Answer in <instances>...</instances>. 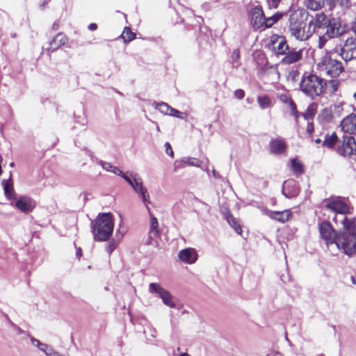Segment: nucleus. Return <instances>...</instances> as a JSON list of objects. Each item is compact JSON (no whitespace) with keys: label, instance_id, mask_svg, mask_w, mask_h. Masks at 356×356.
Listing matches in <instances>:
<instances>
[{"label":"nucleus","instance_id":"nucleus-53","mask_svg":"<svg viewBox=\"0 0 356 356\" xmlns=\"http://www.w3.org/2000/svg\"><path fill=\"white\" fill-rule=\"evenodd\" d=\"M47 356H63L60 355L58 353L54 351L51 348L46 354Z\"/></svg>","mask_w":356,"mask_h":356},{"label":"nucleus","instance_id":"nucleus-10","mask_svg":"<svg viewBox=\"0 0 356 356\" xmlns=\"http://www.w3.org/2000/svg\"><path fill=\"white\" fill-rule=\"evenodd\" d=\"M149 292L150 293L157 294L165 305L170 308L176 307L174 297L168 290L163 288L159 283H150L149 285Z\"/></svg>","mask_w":356,"mask_h":356},{"label":"nucleus","instance_id":"nucleus-38","mask_svg":"<svg viewBox=\"0 0 356 356\" xmlns=\"http://www.w3.org/2000/svg\"><path fill=\"white\" fill-rule=\"evenodd\" d=\"M182 162L184 163H187L189 165L192 166H200L201 164V161L195 158H190V157H185L182 159Z\"/></svg>","mask_w":356,"mask_h":356},{"label":"nucleus","instance_id":"nucleus-7","mask_svg":"<svg viewBox=\"0 0 356 356\" xmlns=\"http://www.w3.org/2000/svg\"><path fill=\"white\" fill-rule=\"evenodd\" d=\"M339 55L346 62L356 59V38L350 36L343 38L339 44Z\"/></svg>","mask_w":356,"mask_h":356},{"label":"nucleus","instance_id":"nucleus-54","mask_svg":"<svg viewBox=\"0 0 356 356\" xmlns=\"http://www.w3.org/2000/svg\"><path fill=\"white\" fill-rule=\"evenodd\" d=\"M307 131L311 134L314 131V124L312 122H308L307 126Z\"/></svg>","mask_w":356,"mask_h":356},{"label":"nucleus","instance_id":"nucleus-35","mask_svg":"<svg viewBox=\"0 0 356 356\" xmlns=\"http://www.w3.org/2000/svg\"><path fill=\"white\" fill-rule=\"evenodd\" d=\"M149 213L151 216V225H150L149 234L153 235V236H156L157 234L159 233L158 220L155 216L152 215L150 211Z\"/></svg>","mask_w":356,"mask_h":356},{"label":"nucleus","instance_id":"nucleus-28","mask_svg":"<svg viewBox=\"0 0 356 356\" xmlns=\"http://www.w3.org/2000/svg\"><path fill=\"white\" fill-rule=\"evenodd\" d=\"M338 140L336 133H332L330 136L326 135L323 142V145L329 148H333Z\"/></svg>","mask_w":356,"mask_h":356},{"label":"nucleus","instance_id":"nucleus-60","mask_svg":"<svg viewBox=\"0 0 356 356\" xmlns=\"http://www.w3.org/2000/svg\"><path fill=\"white\" fill-rule=\"evenodd\" d=\"M58 28H59V25H58V24L57 22H54V24H53V26H52V29H53L54 30H58Z\"/></svg>","mask_w":356,"mask_h":356},{"label":"nucleus","instance_id":"nucleus-27","mask_svg":"<svg viewBox=\"0 0 356 356\" xmlns=\"http://www.w3.org/2000/svg\"><path fill=\"white\" fill-rule=\"evenodd\" d=\"M284 13L277 12L275 14L269 17H266L264 29L270 28L275 24L278 20H280L283 15Z\"/></svg>","mask_w":356,"mask_h":356},{"label":"nucleus","instance_id":"nucleus-15","mask_svg":"<svg viewBox=\"0 0 356 356\" xmlns=\"http://www.w3.org/2000/svg\"><path fill=\"white\" fill-rule=\"evenodd\" d=\"M342 130L350 135L356 133V115L350 114L345 118L341 123Z\"/></svg>","mask_w":356,"mask_h":356},{"label":"nucleus","instance_id":"nucleus-56","mask_svg":"<svg viewBox=\"0 0 356 356\" xmlns=\"http://www.w3.org/2000/svg\"><path fill=\"white\" fill-rule=\"evenodd\" d=\"M280 279L282 280V281L283 282H287L288 281H289V275L285 276V275H281Z\"/></svg>","mask_w":356,"mask_h":356},{"label":"nucleus","instance_id":"nucleus-25","mask_svg":"<svg viewBox=\"0 0 356 356\" xmlns=\"http://www.w3.org/2000/svg\"><path fill=\"white\" fill-rule=\"evenodd\" d=\"M2 186L3 187L5 195L8 199L14 198L15 191L13 189V186L11 179H10L9 180L3 179L2 181Z\"/></svg>","mask_w":356,"mask_h":356},{"label":"nucleus","instance_id":"nucleus-31","mask_svg":"<svg viewBox=\"0 0 356 356\" xmlns=\"http://www.w3.org/2000/svg\"><path fill=\"white\" fill-rule=\"evenodd\" d=\"M257 102L259 105V107L261 109H266L270 108L271 106V100L266 95H259L257 97Z\"/></svg>","mask_w":356,"mask_h":356},{"label":"nucleus","instance_id":"nucleus-44","mask_svg":"<svg viewBox=\"0 0 356 356\" xmlns=\"http://www.w3.org/2000/svg\"><path fill=\"white\" fill-rule=\"evenodd\" d=\"M231 58L233 63L237 62L240 58L239 49H236L232 51Z\"/></svg>","mask_w":356,"mask_h":356},{"label":"nucleus","instance_id":"nucleus-21","mask_svg":"<svg viewBox=\"0 0 356 356\" xmlns=\"http://www.w3.org/2000/svg\"><path fill=\"white\" fill-rule=\"evenodd\" d=\"M270 152L274 154H283L286 149L285 142L282 139H273L270 142Z\"/></svg>","mask_w":356,"mask_h":356},{"label":"nucleus","instance_id":"nucleus-61","mask_svg":"<svg viewBox=\"0 0 356 356\" xmlns=\"http://www.w3.org/2000/svg\"><path fill=\"white\" fill-rule=\"evenodd\" d=\"M350 279H351V282H352V283H353V284H356V281H355V277L351 276Z\"/></svg>","mask_w":356,"mask_h":356},{"label":"nucleus","instance_id":"nucleus-51","mask_svg":"<svg viewBox=\"0 0 356 356\" xmlns=\"http://www.w3.org/2000/svg\"><path fill=\"white\" fill-rule=\"evenodd\" d=\"M131 187H134V181H133L128 176H127L124 173L121 176Z\"/></svg>","mask_w":356,"mask_h":356},{"label":"nucleus","instance_id":"nucleus-3","mask_svg":"<svg viewBox=\"0 0 356 356\" xmlns=\"http://www.w3.org/2000/svg\"><path fill=\"white\" fill-rule=\"evenodd\" d=\"M326 81L314 74H305L300 83V90L312 99L320 97L325 92Z\"/></svg>","mask_w":356,"mask_h":356},{"label":"nucleus","instance_id":"nucleus-36","mask_svg":"<svg viewBox=\"0 0 356 356\" xmlns=\"http://www.w3.org/2000/svg\"><path fill=\"white\" fill-rule=\"evenodd\" d=\"M121 37L123 39L124 42L127 43L135 38V33L131 32L129 28L126 27L124 28V31L121 35Z\"/></svg>","mask_w":356,"mask_h":356},{"label":"nucleus","instance_id":"nucleus-5","mask_svg":"<svg viewBox=\"0 0 356 356\" xmlns=\"http://www.w3.org/2000/svg\"><path fill=\"white\" fill-rule=\"evenodd\" d=\"M323 207L337 213L346 214L350 213V207L345 198L340 196L331 197L323 202Z\"/></svg>","mask_w":356,"mask_h":356},{"label":"nucleus","instance_id":"nucleus-6","mask_svg":"<svg viewBox=\"0 0 356 356\" xmlns=\"http://www.w3.org/2000/svg\"><path fill=\"white\" fill-rule=\"evenodd\" d=\"M321 71L331 78H336L344 71V67L341 61L331 57H326L322 62Z\"/></svg>","mask_w":356,"mask_h":356},{"label":"nucleus","instance_id":"nucleus-52","mask_svg":"<svg viewBox=\"0 0 356 356\" xmlns=\"http://www.w3.org/2000/svg\"><path fill=\"white\" fill-rule=\"evenodd\" d=\"M111 172L113 173H114L115 175H117L120 177H121L122 175H123V172L122 170H120L118 168L115 167V166H113Z\"/></svg>","mask_w":356,"mask_h":356},{"label":"nucleus","instance_id":"nucleus-40","mask_svg":"<svg viewBox=\"0 0 356 356\" xmlns=\"http://www.w3.org/2000/svg\"><path fill=\"white\" fill-rule=\"evenodd\" d=\"M140 195L142 197L143 203L145 204V207H146L147 210L149 212L150 211L149 208L147 204L151 203L148 191H146L140 193Z\"/></svg>","mask_w":356,"mask_h":356},{"label":"nucleus","instance_id":"nucleus-19","mask_svg":"<svg viewBox=\"0 0 356 356\" xmlns=\"http://www.w3.org/2000/svg\"><path fill=\"white\" fill-rule=\"evenodd\" d=\"M273 49L277 55H285L289 47L284 37H279L273 42Z\"/></svg>","mask_w":356,"mask_h":356},{"label":"nucleus","instance_id":"nucleus-46","mask_svg":"<svg viewBox=\"0 0 356 356\" xmlns=\"http://www.w3.org/2000/svg\"><path fill=\"white\" fill-rule=\"evenodd\" d=\"M116 244L114 241H111L108 243V245L106 247V252L111 254V252L115 249Z\"/></svg>","mask_w":356,"mask_h":356},{"label":"nucleus","instance_id":"nucleus-11","mask_svg":"<svg viewBox=\"0 0 356 356\" xmlns=\"http://www.w3.org/2000/svg\"><path fill=\"white\" fill-rule=\"evenodd\" d=\"M337 153L343 156L356 155V141L351 135H344L337 149Z\"/></svg>","mask_w":356,"mask_h":356},{"label":"nucleus","instance_id":"nucleus-49","mask_svg":"<svg viewBox=\"0 0 356 356\" xmlns=\"http://www.w3.org/2000/svg\"><path fill=\"white\" fill-rule=\"evenodd\" d=\"M350 29L356 36V13L354 16V18L353 19V20L350 23Z\"/></svg>","mask_w":356,"mask_h":356},{"label":"nucleus","instance_id":"nucleus-62","mask_svg":"<svg viewBox=\"0 0 356 356\" xmlns=\"http://www.w3.org/2000/svg\"><path fill=\"white\" fill-rule=\"evenodd\" d=\"M292 115H293L296 118V120H298V116H299V113L298 111H297V113L296 114H292Z\"/></svg>","mask_w":356,"mask_h":356},{"label":"nucleus","instance_id":"nucleus-16","mask_svg":"<svg viewBox=\"0 0 356 356\" xmlns=\"http://www.w3.org/2000/svg\"><path fill=\"white\" fill-rule=\"evenodd\" d=\"M68 41L67 38L62 33H58L49 42L47 52L50 54L60 47L65 45Z\"/></svg>","mask_w":356,"mask_h":356},{"label":"nucleus","instance_id":"nucleus-14","mask_svg":"<svg viewBox=\"0 0 356 356\" xmlns=\"http://www.w3.org/2000/svg\"><path fill=\"white\" fill-rule=\"evenodd\" d=\"M303 49H289L281 62L284 65H291L300 61L302 58Z\"/></svg>","mask_w":356,"mask_h":356},{"label":"nucleus","instance_id":"nucleus-26","mask_svg":"<svg viewBox=\"0 0 356 356\" xmlns=\"http://www.w3.org/2000/svg\"><path fill=\"white\" fill-rule=\"evenodd\" d=\"M225 218L227 222L235 230V232L238 234H241L242 229L241 225L229 211L225 214Z\"/></svg>","mask_w":356,"mask_h":356},{"label":"nucleus","instance_id":"nucleus-45","mask_svg":"<svg viewBox=\"0 0 356 356\" xmlns=\"http://www.w3.org/2000/svg\"><path fill=\"white\" fill-rule=\"evenodd\" d=\"M99 164L106 171H111V170H112V169L113 168V165L111 163H108V162L100 161H99Z\"/></svg>","mask_w":356,"mask_h":356},{"label":"nucleus","instance_id":"nucleus-41","mask_svg":"<svg viewBox=\"0 0 356 356\" xmlns=\"http://www.w3.org/2000/svg\"><path fill=\"white\" fill-rule=\"evenodd\" d=\"M270 9H276L278 8L282 0H264Z\"/></svg>","mask_w":356,"mask_h":356},{"label":"nucleus","instance_id":"nucleus-50","mask_svg":"<svg viewBox=\"0 0 356 356\" xmlns=\"http://www.w3.org/2000/svg\"><path fill=\"white\" fill-rule=\"evenodd\" d=\"M289 108L291 111V115L292 114H296L297 113V108H296V105L295 104V102H293V100H292L289 104Z\"/></svg>","mask_w":356,"mask_h":356},{"label":"nucleus","instance_id":"nucleus-57","mask_svg":"<svg viewBox=\"0 0 356 356\" xmlns=\"http://www.w3.org/2000/svg\"><path fill=\"white\" fill-rule=\"evenodd\" d=\"M269 70L275 72L276 74H279V72L277 70V68L274 66V65H270L269 67H268Z\"/></svg>","mask_w":356,"mask_h":356},{"label":"nucleus","instance_id":"nucleus-39","mask_svg":"<svg viewBox=\"0 0 356 356\" xmlns=\"http://www.w3.org/2000/svg\"><path fill=\"white\" fill-rule=\"evenodd\" d=\"M6 318L8 319V321L10 326L13 328L14 330H15L18 334H26L27 336L29 335V334L24 330H22L19 327H18L16 324H15L13 322H12L8 316H6Z\"/></svg>","mask_w":356,"mask_h":356},{"label":"nucleus","instance_id":"nucleus-20","mask_svg":"<svg viewBox=\"0 0 356 356\" xmlns=\"http://www.w3.org/2000/svg\"><path fill=\"white\" fill-rule=\"evenodd\" d=\"M329 22L330 19H327L326 15L323 12L317 13L315 15L312 29H314V33L316 29H321L326 28Z\"/></svg>","mask_w":356,"mask_h":356},{"label":"nucleus","instance_id":"nucleus-37","mask_svg":"<svg viewBox=\"0 0 356 356\" xmlns=\"http://www.w3.org/2000/svg\"><path fill=\"white\" fill-rule=\"evenodd\" d=\"M170 108L171 107L168 104L163 102L158 103L156 105V108L165 115L169 114Z\"/></svg>","mask_w":356,"mask_h":356},{"label":"nucleus","instance_id":"nucleus-55","mask_svg":"<svg viewBox=\"0 0 356 356\" xmlns=\"http://www.w3.org/2000/svg\"><path fill=\"white\" fill-rule=\"evenodd\" d=\"M88 28L90 31H93L97 29V25L95 23H91L89 24Z\"/></svg>","mask_w":356,"mask_h":356},{"label":"nucleus","instance_id":"nucleus-17","mask_svg":"<svg viewBox=\"0 0 356 356\" xmlns=\"http://www.w3.org/2000/svg\"><path fill=\"white\" fill-rule=\"evenodd\" d=\"M15 207L22 212L28 213L33 209L35 203L30 197L23 196L16 202Z\"/></svg>","mask_w":356,"mask_h":356},{"label":"nucleus","instance_id":"nucleus-22","mask_svg":"<svg viewBox=\"0 0 356 356\" xmlns=\"http://www.w3.org/2000/svg\"><path fill=\"white\" fill-rule=\"evenodd\" d=\"M342 224L344 229L343 231H340L339 233H347L348 234H356V219L348 218L346 216L343 217L342 220Z\"/></svg>","mask_w":356,"mask_h":356},{"label":"nucleus","instance_id":"nucleus-33","mask_svg":"<svg viewBox=\"0 0 356 356\" xmlns=\"http://www.w3.org/2000/svg\"><path fill=\"white\" fill-rule=\"evenodd\" d=\"M31 341L33 346L38 347L40 350L45 353V354H47V353H48V351L51 349V347H49L47 344L40 342L38 339H35L33 337H31Z\"/></svg>","mask_w":356,"mask_h":356},{"label":"nucleus","instance_id":"nucleus-43","mask_svg":"<svg viewBox=\"0 0 356 356\" xmlns=\"http://www.w3.org/2000/svg\"><path fill=\"white\" fill-rule=\"evenodd\" d=\"M168 115L173 116V117L178 118H181V119L183 118V117L181 116L182 113L180 111H179L178 110L173 108L172 107L170 108Z\"/></svg>","mask_w":356,"mask_h":356},{"label":"nucleus","instance_id":"nucleus-1","mask_svg":"<svg viewBox=\"0 0 356 356\" xmlns=\"http://www.w3.org/2000/svg\"><path fill=\"white\" fill-rule=\"evenodd\" d=\"M313 21L307 24L297 11L291 12L289 15L287 28L291 36L299 41L307 40L314 33L312 29Z\"/></svg>","mask_w":356,"mask_h":356},{"label":"nucleus","instance_id":"nucleus-4","mask_svg":"<svg viewBox=\"0 0 356 356\" xmlns=\"http://www.w3.org/2000/svg\"><path fill=\"white\" fill-rule=\"evenodd\" d=\"M335 246L349 257L356 254V234L339 233Z\"/></svg>","mask_w":356,"mask_h":356},{"label":"nucleus","instance_id":"nucleus-18","mask_svg":"<svg viewBox=\"0 0 356 356\" xmlns=\"http://www.w3.org/2000/svg\"><path fill=\"white\" fill-rule=\"evenodd\" d=\"M179 258L181 261L187 264H193L197 259L196 251L193 248H186L179 252Z\"/></svg>","mask_w":356,"mask_h":356},{"label":"nucleus","instance_id":"nucleus-29","mask_svg":"<svg viewBox=\"0 0 356 356\" xmlns=\"http://www.w3.org/2000/svg\"><path fill=\"white\" fill-rule=\"evenodd\" d=\"M339 86V81L338 79H332L330 81H326L325 91L330 94H334L338 90Z\"/></svg>","mask_w":356,"mask_h":356},{"label":"nucleus","instance_id":"nucleus-2","mask_svg":"<svg viewBox=\"0 0 356 356\" xmlns=\"http://www.w3.org/2000/svg\"><path fill=\"white\" fill-rule=\"evenodd\" d=\"M114 220L110 213H99L94 222H92V232L96 241H106L112 236Z\"/></svg>","mask_w":356,"mask_h":356},{"label":"nucleus","instance_id":"nucleus-23","mask_svg":"<svg viewBox=\"0 0 356 356\" xmlns=\"http://www.w3.org/2000/svg\"><path fill=\"white\" fill-rule=\"evenodd\" d=\"M291 212L289 210H284L282 211H270L268 213V216L281 222L287 221L291 217Z\"/></svg>","mask_w":356,"mask_h":356},{"label":"nucleus","instance_id":"nucleus-63","mask_svg":"<svg viewBox=\"0 0 356 356\" xmlns=\"http://www.w3.org/2000/svg\"><path fill=\"white\" fill-rule=\"evenodd\" d=\"M314 142H315L316 143L318 144V143H321V139H319V138H317V139L314 140Z\"/></svg>","mask_w":356,"mask_h":356},{"label":"nucleus","instance_id":"nucleus-8","mask_svg":"<svg viewBox=\"0 0 356 356\" xmlns=\"http://www.w3.org/2000/svg\"><path fill=\"white\" fill-rule=\"evenodd\" d=\"M318 231L321 238L325 241L328 248L330 245H335L339 232L337 233L334 230L330 222L325 220L320 222L318 224Z\"/></svg>","mask_w":356,"mask_h":356},{"label":"nucleus","instance_id":"nucleus-42","mask_svg":"<svg viewBox=\"0 0 356 356\" xmlns=\"http://www.w3.org/2000/svg\"><path fill=\"white\" fill-rule=\"evenodd\" d=\"M279 100L284 104H289L293 99L286 94H282L278 97Z\"/></svg>","mask_w":356,"mask_h":356},{"label":"nucleus","instance_id":"nucleus-30","mask_svg":"<svg viewBox=\"0 0 356 356\" xmlns=\"http://www.w3.org/2000/svg\"><path fill=\"white\" fill-rule=\"evenodd\" d=\"M316 34L318 35V44L317 47L320 49L325 47L327 42L332 39V38H327L326 35V32L324 33H319V31L318 30L316 31Z\"/></svg>","mask_w":356,"mask_h":356},{"label":"nucleus","instance_id":"nucleus-24","mask_svg":"<svg viewBox=\"0 0 356 356\" xmlns=\"http://www.w3.org/2000/svg\"><path fill=\"white\" fill-rule=\"evenodd\" d=\"M303 3L307 9L313 11L320 10L324 6L323 0H304Z\"/></svg>","mask_w":356,"mask_h":356},{"label":"nucleus","instance_id":"nucleus-64","mask_svg":"<svg viewBox=\"0 0 356 356\" xmlns=\"http://www.w3.org/2000/svg\"><path fill=\"white\" fill-rule=\"evenodd\" d=\"M179 356H191L189 355L188 353H181Z\"/></svg>","mask_w":356,"mask_h":356},{"label":"nucleus","instance_id":"nucleus-34","mask_svg":"<svg viewBox=\"0 0 356 356\" xmlns=\"http://www.w3.org/2000/svg\"><path fill=\"white\" fill-rule=\"evenodd\" d=\"M134 187H132V188L136 193L140 194V193L147 191V189L143 186V181H142L141 179H137L135 177H134Z\"/></svg>","mask_w":356,"mask_h":356},{"label":"nucleus","instance_id":"nucleus-13","mask_svg":"<svg viewBox=\"0 0 356 356\" xmlns=\"http://www.w3.org/2000/svg\"><path fill=\"white\" fill-rule=\"evenodd\" d=\"M282 193L287 198L296 197L299 193L298 182L294 179H289L283 184Z\"/></svg>","mask_w":356,"mask_h":356},{"label":"nucleus","instance_id":"nucleus-58","mask_svg":"<svg viewBox=\"0 0 356 356\" xmlns=\"http://www.w3.org/2000/svg\"><path fill=\"white\" fill-rule=\"evenodd\" d=\"M76 254L78 257H80L82 255V251L80 248L77 249Z\"/></svg>","mask_w":356,"mask_h":356},{"label":"nucleus","instance_id":"nucleus-32","mask_svg":"<svg viewBox=\"0 0 356 356\" xmlns=\"http://www.w3.org/2000/svg\"><path fill=\"white\" fill-rule=\"evenodd\" d=\"M291 168L296 175H300L303 172L302 163L296 159L291 160Z\"/></svg>","mask_w":356,"mask_h":356},{"label":"nucleus","instance_id":"nucleus-12","mask_svg":"<svg viewBox=\"0 0 356 356\" xmlns=\"http://www.w3.org/2000/svg\"><path fill=\"white\" fill-rule=\"evenodd\" d=\"M251 23L255 30H264L266 16L261 6H254L251 11Z\"/></svg>","mask_w":356,"mask_h":356},{"label":"nucleus","instance_id":"nucleus-47","mask_svg":"<svg viewBox=\"0 0 356 356\" xmlns=\"http://www.w3.org/2000/svg\"><path fill=\"white\" fill-rule=\"evenodd\" d=\"M235 97L238 99H242L244 97L245 92L241 89H238L234 92Z\"/></svg>","mask_w":356,"mask_h":356},{"label":"nucleus","instance_id":"nucleus-48","mask_svg":"<svg viewBox=\"0 0 356 356\" xmlns=\"http://www.w3.org/2000/svg\"><path fill=\"white\" fill-rule=\"evenodd\" d=\"M165 147L166 154L170 155V156H173V151L170 144L168 142H166L165 143Z\"/></svg>","mask_w":356,"mask_h":356},{"label":"nucleus","instance_id":"nucleus-59","mask_svg":"<svg viewBox=\"0 0 356 356\" xmlns=\"http://www.w3.org/2000/svg\"><path fill=\"white\" fill-rule=\"evenodd\" d=\"M326 3L329 6L334 5L335 3V0H325Z\"/></svg>","mask_w":356,"mask_h":356},{"label":"nucleus","instance_id":"nucleus-9","mask_svg":"<svg viewBox=\"0 0 356 356\" xmlns=\"http://www.w3.org/2000/svg\"><path fill=\"white\" fill-rule=\"evenodd\" d=\"M326 35L327 38H336L344 37L347 33L346 26L343 24L339 17H332L326 27Z\"/></svg>","mask_w":356,"mask_h":356}]
</instances>
